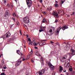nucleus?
Wrapping results in <instances>:
<instances>
[{"label":"nucleus","instance_id":"obj_32","mask_svg":"<svg viewBox=\"0 0 75 75\" xmlns=\"http://www.w3.org/2000/svg\"><path fill=\"white\" fill-rule=\"evenodd\" d=\"M31 62H32V63H34V60H33V59H31Z\"/></svg>","mask_w":75,"mask_h":75},{"label":"nucleus","instance_id":"obj_52","mask_svg":"<svg viewBox=\"0 0 75 75\" xmlns=\"http://www.w3.org/2000/svg\"><path fill=\"white\" fill-rule=\"evenodd\" d=\"M25 61V59H24L23 58V59H22V61Z\"/></svg>","mask_w":75,"mask_h":75},{"label":"nucleus","instance_id":"obj_25","mask_svg":"<svg viewBox=\"0 0 75 75\" xmlns=\"http://www.w3.org/2000/svg\"><path fill=\"white\" fill-rule=\"evenodd\" d=\"M16 52H17V53L19 54V55H21V54H19V53L20 52V50H17Z\"/></svg>","mask_w":75,"mask_h":75},{"label":"nucleus","instance_id":"obj_16","mask_svg":"<svg viewBox=\"0 0 75 75\" xmlns=\"http://www.w3.org/2000/svg\"><path fill=\"white\" fill-rule=\"evenodd\" d=\"M41 59H42L40 60L41 62V61L42 62L41 63L42 66H44V62L43 61V59H42V57L41 58Z\"/></svg>","mask_w":75,"mask_h":75},{"label":"nucleus","instance_id":"obj_44","mask_svg":"<svg viewBox=\"0 0 75 75\" xmlns=\"http://www.w3.org/2000/svg\"><path fill=\"white\" fill-rule=\"evenodd\" d=\"M5 74V73H3L1 74V75H4Z\"/></svg>","mask_w":75,"mask_h":75},{"label":"nucleus","instance_id":"obj_29","mask_svg":"<svg viewBox=\"0 0 75 75\" xmlns=\"http://www.w3.org/2000/svg\"><path fill=\"white\" fill-rule=\"evenodd\" d=\"M46 28L45 26L43 27H42V29L43 30H44H44H45V29Z\"/></svg>","mask_w":75,"mask_h":75},{"label":"nucleus","instance_id":"obj_35","mask_svg":"<svg viewBox=\"0 0 75 75\" xmlns=\"http://www.w3.org/2000/svg\"><path fill=\"white\" fill-rule=\"evenodd\" d=\"M13 15L14 16V17H16V13H14L13 14Z\"/></svg>","mask_w":75,"mask_h":75},{"label":"nucleus","instance_id":"obj_40","mask_svg":"<svg viewBox=\"0 0 75 75\" xmlns=\"http://www.w3.org/2000/svg\"><path fill=\"white\" fill-rule=\"evenodd\" d=\"M3 68H4V69H6V68H7V67H3Z\"/></svg>","mask_w":75,"mask_h":75},{"label":"nucleus","instance_id":"obj_19","mask_svg":"<svg viewBox=\"0 0 75 75\" xmlns=\"http://www.w3.org/2000/svg\"><path fill=\"white\" fill-rule=\"evenodd\" d=\"M54 6L55 7H58L59 6L58 4L56 3L54 4Z\"/></svg>","mask_w":75,"mask_h":75},{"label":"nucleus","instance_id":"obj_61","mask_svg":"<svg viewBox=\"0 0 75 75\" xmlns=\"http://www.w3.org/2000/svg\"><path fill=\"white\" fill-rule=\"evenodd\" d=\"M41 17H43V16H42V15H41Z\"/></svg>","mask_w":75,"mask_h":75},{"label":"nucleus","instance_id":"obj_36","mask_svg":"<svg viewBox=\"0 0 75 75\" xmlns=\"http://www.w3.org/2000/svg\"><path fill=\"white\" fill-rule=\"evenodd\" d=\"M30 53L31 54H33V49H31Z\"/></svg>","mask_w":75,"mask_h":75},{"label":"nucleus","instance_id":"obj_41","mask_svg":"<svg viewBox=\"0 0 75 75\" xmlns=\"http://www.w3.org/2000/svg\"><path fill=\"white\" fill-rule=\"evenodd\" d=\"M63 71L64 72H66V70H63Z\"/></svg>","mask_w":75,"mask_h":75},{"label":"nucleus","instance_id":"obj_45","mask_svg":"<svg viewBox=\"0 0 75 75\" xmlns=\"http://www.w3.org/2000/svg\"><path fill=\"white\" fill-rule=\"evenodd\" d=\"M64 1H62L61 2H62V3H61L62 4H62L63 3H64Z\"/></svg>","mask_w":75,"mask_h":75},{"label":"nucleus","instance_id":"obj_60","mask_svg":"<svg viewBox=\"0 0 75 75\" xmlns=\"http://www.w3.org/2000/svg\"><path fill=\"white\" fill-rule=\"evenodd\" d=\"M43 41H46V40H43Z\"/></svg>","mask_w":75,"mask_h":75},{"label":"nucleus","instance_id":"obj_18","mask_svg":"<svg viewBox=\"0 0 75 75\" xmlns=\"http://www.w3.org/2000/svg\"><path fill=\"white\" fill-rule=\"evenodd\" d=\"M35 54L36 55H39V52H38V51L37 50H36L35 52Z\"/></svg>","mask_w":75,"mask_h":75},{"label":"nucleus","instance_id":"obj_53","mask_svg":"<svg viewBox=\"0 0 75 75\" xmlns=\"http://www.w3.org/2000/svg\"><path fill=\"white\" fill-rule=\"evenodd\" d=\"M35 49H38V47H35Z\"/></svg>","mask_w":75,"mask_h":75},{"label":"nucleus","instance_id":"obj_48","mask_svg":"<svg viewBox=\"0 0 75 75\" xmlns=\"http://www.w3.org/2000/svg\"><path fill=\"white\" fill-rule=\"evenodd\" d=\"M40 28L41 29H42V27H41V26H40Z\"/></svg>","mask_w":75,"mask_h":75},{"label":"nucleus","instance_id":"obj_27","mask_svg":"<svg viewBox=\"0 0 75 75\" xmlns=\"http://www.w3.org/2000/svg\"><path fill=\"white\" fill-rule=\"evenodd\" d=\"M42 13H43V14H47V12H46V11L43 12Z\"/></svg>","mask_w":75,"mask_h":75},{"label":"nucleus","instance_id":"obj_62","mask_svg":"<svg viewBox=\"0 0 75 75\" xmlns=\"http://www.w3.org/2000/svg\"><path fill=\"white\" fill-rule=\"evenodd\" d=\"M71 16H72V15H73V14H71Z\"/></svg>","mask_w":75,"mask_h":75},{"label":"nucleus","instance_id":"obj_5","mask_svg":"<svg viewBox=\"0 0 75 75\" xmlns=\"http://www.w3.org/2000/svg\"><path fill=\"white\" fill-rule=\"evenodd\" d=\"M45 72L44 71V69H42L41 70H40L38 72H37V75H42V74H44Z\"/></svg>","mask_w":75,"mask_h":75},{"label":"nucleus","instance_id":"obj_9","mask_svg":"<svg viewBox=\"0 0 75 75\" xmlns=\"http://www.w3.org/2000/svg\"><path fill=\"white\" fill-rule=\"evenodd\" d=\"M6 16H10V12L9 10H7L6 11Z\"/></svg>","mask_w":75,"mask_h":75},{"label":"nucleus","instance_id":"obj_20","mask_svg":"<svg viewBox=\"0 0 75 75\" xmlns=\"http://www.w3.org/2000/svg\"><path fill=\"white\" fill-rule=\"evenodd\" d=\"M47 10H49V11H51L52 10V7H50V8H47Z\"/></svg>","mask_w":75,"mask_h":75},{"label":"nucleus","instance_id":"obj_58","mask_svg":"<svg viewBox=\"0 0 75 75\" xmlns=\"http://www.w3.org/2000/svg\"><path fill=\"white\" fill-rule=\"evenodd\" d=\"M15 0V1H16V2H17V0Z\"/></svg>","mask_w":75,"mask_h":75},{"label":"nucleus","instance_id":"obj_14","mask_svg":"<svg viewBox=\"0 0 75 75\" xmlns=\"http://www.w3.org/2000/svg\"><path fill=\"white\" fill-rule=\"evenodd\" d=\"M23 57H21V58L18 60V61L20 62V64L21 63V62L23 61Z\"/></svg>","mask_w":75,"mask_h":75},{"label":"nucleus","instance_id":"obj_46","mask_svg":"<svg viewBox=\"0 0 75 75\" xmlns=\"http://www.w3.org/2000/svg\"><path fill=\"white\" fill-rule=\"evenodd\" d=\"M55 3H58V2L57 1H56Z\"/></svg>","mask_w":75,"mask_h":75},{"label":"nucleus","instance_id":"obj_26","mask_svg":"<svg viewBox=\"0 0 75 75\" xmlns=\"http://www.w3.org/2000/svg\"><path fill=\"white\" fill-rule=\"evenodd\" d=\"M16 24L17 25H19V24H20V23H19V22H18V21H16Z\"/></svg>","mask_w":75,"mask_h":75},{"label":"nucleus","instance_id":"obj_51","mask_svg":"<svg viewBox=\"0 0 75 75\" xmlns=\"http://www.w3.org/2000/svg\"><path fill=\"white\" fill-rule=\"evenodd\" d=\"M50 43H51V44H53V43H54V42L52 41H50Z\"/></svg>","mask_w":75,"mask_h":75},{"label":"nucleus","instance_id":"obj_3","mask_svg":"<svg viewBox=\"0 0 75 75\" xmlns=\"http://www.w3.org/2000/svg\"><path fill=\"white\" fill-rule=\"evenodd\" d=\"M23 22L25 24L28 23L30 22V20L28 17H26L23 18Z\"/></svg>","mask_w":75,"mask_h":75},{"label":"nucleus","instance_id":"obj_6","mask_svg":"<svg viewBox=\"0 0 75 75\" xmlns=\"http://www.w3.org/2000/svg\"><path fill=\"white\" fill-rule=\"evenodd\" d=\"M71 53L70 54V56L71 57H72L73 55H75V50L73 49H71Z\"/></svg>","mask_w":75,"mask_h":75},{"label":"nucleus","instance_id":"obj_34","mask_svg":"<svg viewBox=\"0 0 75 75\" xmlns=\"http://www.w3.org/2000/svg\"><path fill=\"white\" fill-rule=\"evenodd\" d=\"M49 32H50V33H52V29H50Z\"/></svg>","mask_w":75,"mask_h":75},{"label":"nucleus","instance_id":"obj_59","mask_svg":"<svg viewBox=\"0 0 75 75\" xmlns=\"http://www.w3.org/2000/svg\"><path fill=\"white\" fill-rule=\"evenodd\" d=\"M4 16L5 17H6V15H5Z\"/></svg>","mask_w":75,"mask_h":75},{"label":"nucleus","instance_id":"obj_2","mask_svg":"<svg viewBox=\"0 0 75 75\" xmlns=\"http://www.w3.org/2000/svg\"><path fill=\"white\" fill-rule=\"evenodd\" d=\"M10 35H11V33H10V32H8L5 35L2 36L1 38H2L4 40L6 38L9 37Z\"/></svg>","mask_w":75,"mask_h":75},{"label":"nucleus","instance_id":"obj_42","mask_svg":"<svg viewBox=\"0 0 75 75\" xmlns=\"http://www.w3.org/2000/svg\"><path fill=\"white\" fill-rule=\"evenodd\" d=\"M40 2L41 3H42V0H40Z\"/></svg>","mask_w":75,"mask_h":75},{"label":"nucleus","instance_id":"obj_63","mask_svg":"<svg viewBox=\"0 0 75 75\" xmlns=\"http://www.w3.org/2000/svg\"><path fill=\"white\" fill-rule=\"evenodd\" d=\"M0 58H1V55H0Z\"/></svg>","mask_w":75,"mask_h":75},{"label":"nucleus","instance_id":"obj_11","mask_svg":"<svg viewBox=\"0 0 75 75\" xmlns=\"http://www.w3.org/2000/svg\"><path fill=\"white\" fill-rule=\"evenodd\" d=\"M20 64L21 63H20V61H19V60H18L17 63L15 64L16 67H18V66H19Z\"/></svg>","mask_w":75,"mask_h":75},{"label":"nucleus","instance_id":"obj_7","mask_svg":"<svg viewBox=\"0 0 75 75\" xmlns=\"http://www.w3.org/2000/svg\"><path fill=\"white\" fill-rule=\"evenodd\" d=\"M48 65H49V67H50L51 69L52 70H53L54 69V66L52 65V64L51 63V62H49L48 63Z\"/></svg>","mask_w":75,"mask_h":75},{"label":"nucleus","instance_id":"obj_57","mask_svg":"<svg viewBox=\"0 0 75 75\" xmlns=\"http://www.w3.org/2000/svg\"><path fill=\"white\" fill-rule=\"evenodd\" d=\"M39 43H40V42H38V43H36V44H39Z\"/></svg>","mask_w":75,"mask_h":75},{"label":"nucleus","instance_id":"obj_17","mask_svg":"<svg viewBox=\"0 0 75 75\" xmlns=\"http://www.w3.org/2000/svg\"><path fill=\"white\" fill-rule=\"evenodd\" d=\"M69 47L67 46H66L64 47V49H65V50H69Z\"/></svg>","mask_w":75,"mask_h":75},{"label":"nucleus","instance_id":"obj_54","mask_svg":"<svg viewBox=\"0 0 75 75\" xmlns=\"http://www.w3.org/2000/svg\"><path fill=\"white\" fill-rule=\"evenodd\" d=\"M2 71H6V70L2 69Z\"/></svg>","mask_w":75,"mask_h":75},{"label":"nucleus","instance_id":"obj_47","mask_svg":"<svg viewBox=\"0 0 75 75\" xmlns=\"http://www.w3.org/2000/svg\"><path fill=\"white\" fill-rule=\"evenodd\" d=\"M57 21H58V20H57V19H56L55 20V22L56 23H57Z\"/></svg>","mask_w":75,"mask_h":75},{"label":"nucleus","instance_id":"obj_37","mask_svg":"<svg viewBox=\"0 0 75 75\" xmlns=\"http://www.w3.org/2000/svg\"><path fill=\"white\" fill-rule=\"evenodd\" d=\"M28 40L29 41H31V39L30 38H28Z\"/></svg>","mask_w":75,"mask_h":75},{"label":"nucleus","instance_id":"obj_64","mask_svg":"<svg viewBox=\"0 0 75 75\" xmlns=\"http://www.w3.org/2000/svg\"><path fill=\"white\" fill-rule=\"evenodd\" d=\"M74 2L75 3V0H74Z\"/></svg>","mask_w":75,"mask_h":75},{"label":"nucleus","instance_id":"obj_13","mask_svg":"<svg viewBox=\"0 0 75 75\" xmlns=\"http://www.w3.org/2000/svg\"><path fill=\"white\" fill-rule=\"evenodd\" d=\"M47 23V21L44 18L43 19V21H42L41 24H42V23Z\"/></svg>","mask_w":75,"mask_h":75},{"label":"nucleus","instance_id":"obj_56","mask_svg":"<svg viewBox=\"0 0 75 75\" xmlns=\"http://www.w3.org/2000/svg\"><path fill=\"white\" fill-rule=\"evenodd\" d=\"M21 55H23V54L21 53Z\"/></svg>","mask_w":75,"mask_h":75},{"label":"nucleus","instance_id":"obj_15","mask_svg":"<svg viewBox=\"0 0 75 75\" xmlns=\"http://www.w3.org/2000/svg\"><path fill=\"white\" fill-rule=\"evenodd\" d=\"M52 15L54 16H58V14L56 12H54V13H52Z\"/></svg>","mask_w":75,"mask_h":75},{"label":"nucleus","instance_id":"obj_38","mask_svg":"<svg viewBox=\"0 0 75 75\" xmlns=\"http://www.w3.org/2000/svg\"><path fill=\"white\" fill-rule=\"evenodd\" d=\"M20 33L21 34V35H22V33H21V30H20Z\"/></svg>","mask_w":75,"mask_h":75},{"label":"nucleus","instance_id":"obj_4","mask_svg":"<svg viewBox=\"0 0 75 75\" xmlns=\"http://www.w3.org/2000/svg\"><path fill=\"white\" fill-rule=\"evenodd\" d=\"M26 1L27 4L28 6V7L29 8H30L32 4V1H31V0H26Z\"/></svg>","mask_w":75,"mask_h":75},{"label":"nucleus","instance_id":"obj_8","mask_svg":"<svg viewBox=\"0 0 75 75\" xmlns=\"http://www.w3.org/2000/svg\"><path fill=\"white\" fill-rule=\"evenodd\" d=\"M67 58V56L63 57L62 59H60V60L61 62H64V60Z\"/></svg>","mask_w":75,"mask_h":75},{"label":"nucleus","instance_id":"obj_55","mask_svg":"<svg viewBox=\"0 0 75 75\" xmlns=\"http://www.w3.org/2000/svg\"><path fill=\"white\" fill-rule=\"evenodd\" d=\"M26 36L28 38V35H26Z\"/></svg>","mask_w":75,"mask_h":75},{"label":"nucleus","instance_id":"obj_10","mask_svg":"<svg viewBox=\"0 0 75 75\" xmlns=\"http://www.w3.org/2000/svg\"><path fill=\"white\" fill-rule=\"evenodd\" d=\"M62 70H63V67H62L61 66H59V71L61 72H62Z\"/></svg>","mask_w":75,"mask_h":75},{"label":"nucleus","instance_id":"obj_50","mask_svg":"<svg viewBox=\"0 0 75 75\" xmlns=\"http://www.w3.org/2000/svg\"><path fill=\"white\" fill-rule=\"evenodd\" d=\"M72 14L73 15H74V14H75V12H73L72 13Z\"/></svg>","mask_w":75,"mask_h":75},{"label":"nucleus","instance_id":"obj_28","mask_svg":"<svg viewBox=\"0 0 75 75\" xmlns=\"http://www.w3.org/2000/svg\"><path fill=\"white\" fill-rule=\"evenodd\" d=\"M52 75H55V71L53 72Z\"/></svg>","mask_w":75,"mask_h":75},{"label":"nucleus","instance_id":"obj_1","mask_svg":"<svg viewBox=\"0 0 75 75\" xmlns=\"http://www.w3.org/2000/svg\"><path fill=\"white\" fill-rule=\"evenodd\" d=\"M68 28L67 26L66 25L63 26L62 28H61V26H60L56 30V33L57 34H59V31L61 30V28L63 30H65L66 29H67Z\"/></svg>","mask_w":75,"mask_h":75},{"label":"nucleus","instance_id":"obj_33","mask_svg":"<svg viewBox=\"0 0 75 75\" xmlns=\"http://www.w3.org/2000/svg\"><path fill=\"white\" fill-rule=\"evenodd\" d=\"M42 43L43 44V45H45V44H46V42H42Z\"/></svg>","mask_w":75,"mask_h":75},{"label":"nucleus","instance_id":"obj_21","mask_svg":"<svg viewBox=\"0 0 75 75\" xmlns=\"http://www.w3.org/2000/svg\"><path fill=\"white\" fill-rule=\"evenodd\" d=\"M33 45H34V46H37V44L35 43V42H34L33 41Z\"/></svg>","mask_w":75,"mask_h":75},{"label":"nucleus","instance_id":"obj_22","mask_svg":"<svg viewBox=\"0 0 75 75\" xmlns=\"http://www.w3.org/2000/svg\"><path fill=\"white\" fill-rule=\"evenodd\" d=\"M57 11H58V13L59 14H61V13H62V11L61 10H58Z\"/></svg>","mask_w":75,"mask_h":75},{"label":"nucleus","instance_id":"obj_31","mask_svg":"<svg viewBox=\"0 0 75 75\" xmlns=\"http://www.w3.org/2000/svg\"><path fill=\"white\" fill-rule=\"evenodd\" d=\"M7 6L8 7H11V6H10V4H7Z\"/></svg>","mask_w":75,"mask_h":75},{"label":"nucleus","instance_id":"obj_24","mask_svg":"<svg viewBox=\"0 0 75 75\" xmlns=\"http://www.w3.org/2000/svg\"><path fill=\"white\" fill-rule=\"evenodd\" d=\"M44 31V29H41V30H39V32L40 33H41V32H42V31Z\"/></svg>","mask_w":75,"mask_h":75},{"label":"nucleus","instance_id":"obj_39","mask_svg":"<svg viewBox=\"0 0 75 75\" xmlns=\"http://www.w3.org/2000/svg\"><path fill=\"white\" fill-rule=\"evenodd\" d=\"M73 75H75V72L74 71H73V72H72Z\"/></svg>","mask_w":75,"mask_h":75},{"label":"nucleus","instance_id":"obj_23","mask_svg":"<svg viewBox=\"0 0 75 75\" xmlns=\"http://www.w3.org/2000/svg\"><path fill=\"white\" fill-rule=\"evenodd\" d=\"M33 42H34V41H33L32 42H29V43H28V44L29 45H30V44L31 45H33Z\"/></svg>","mask_w":75,"mask_h":75},{"label":"nucleus","instance_id":"obj_30","mask_svg":"<svg viewBox=\"0 0 75 75\" xmlns=\"http://www.w3.org/2000/svg\"><path fill=\"white\" fill-rule=\"evenodd\" d=\"M40 46H42V45H43V44L42 43H40L39 44Z\"/></svg>","mask_w":75,"mask_h":75},{"label":"nucleus","instance_id":"obj_49","mask_svg":"<svg viewBox=\"0 0 75 75\" xmlns=\"http://www.w3.org/2000/svg\"><path fill=\"white\" fill-rule=\"evenodd\" d=\"M12 19H13V20L14 22H15V18H12Z\"/></svg>","mask_w":75,"mask_h":75},{"label":"nucleus","instance_id":"obj_43","mask_svg":"<svg viewBox=\"0 0 75 75\" xmlns=\"http://www.w3.org/2000/svg\"><path fill=\"white\" fill-rule=\"evenodd\" d=\"M69 70L70 71H72V68H69Z\"/></svg>","mask_w":75,"mask_h":75},{"label":"nucleus","instance_id":"obj_12","mask_svg":"<svg viewBox=\"0 0 75 75\" xmlns=\"http://www.w3.org/2000/svg\"><path fill=\"white\" fill-rule=\"evenodd\" d=\"M3 3H4L3 5L4 6H5L6 5V3H7L6 0H3Z\"/></svg>","mask_w":75,"mask_h":75}]
</instances>
